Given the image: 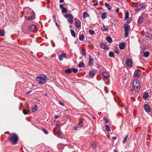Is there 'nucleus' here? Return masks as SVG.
<instances>
[{"mask_svg": "<svg viewBox=\"0 0 152 152\" xmlns=\"http://www.w3.org/2000/svg\"><path fill=\"white\" fill-rule=\"evenodd\" d=\"M24 10L26 11V15L25 17L26 19L32 20L34 19L35 16L33 11L32 9L26 7L24 8Z\"/></svg>", "mask_w": 152, "mask_h": 152, "instance_id": "nucleus-1", "label": "nucleus"}, {"mask_svg": "<svg viewBox=\"0 0 152 152\" xmlns=\"http://www.w3.org/2000/svg\"><path fill=\"white\" fill-rule=\"evenodd\" d=\"M8 139L14 145L17 144L19 140L18 136L16 134H12L11 135L8 137Z\"/></svg>", "mask_w": 152, "mask_h": 152, "instance_id": "nucleus-2", "label": "nucleus"}, {"mask_svg": "<svg viewBox=\"0 0 152 152\" xmlns=\"http://www.w3.org/2000/svg\"><path fill=\"white\" fill-rule=\"evenodd\" d=\"M46 76L43 75H38L36 78V80L40 84H43L46 82Z\"/></svg>", "mask_w": 152, "mask_h": 152, "instance_id": "nucleus-3", "label": "nucleus"}, {"mask_svg": "<svg viewBox=\"0 0 152 152\" xmlns=\"http://www.w3.org/2000/svg\"><path fill=\"white\" fill-rule=\"evenodd\" d=\"M133 86L134 91L136 92H138L140 88V85L139 81L135 80L133 82Z\"/></svg>", "mask_w": 152, "mask_h": 152, "instance_id": "nucleus-4", "label": "nucleus"}, {"mask_svg": "<svg viewBox=\"0 0 152 152\" xmlns=\"http://www.w3.org/2000/svg\"><path fill=\"white\" fill-rule=\"evenodd\" d=\"M125 64L127 66L132 67V62L131 59H127L125 61Z\"/></svg>", "mask_w": 152, "mask_h": 152, "instance_id": "nucleus-5", "label": "nucleus"}, {"mask_svg": "<svg viewBox=\"0 0 152 152\" xmlns=\"http://www.w3.org/2000/svg\"><path fill=\"white\" fill-rule=\"evenodd\" d=\"M29 30L31 31H35L37 30V26L34 24L30 25L28 27Z\"/></svg>", "mask_w": 152, "mask_h": 152, "instance_id": "nucleus-6", "label": "nucleus"}, {"mask_svg": "<svg viewBox=\"0 0 152 152\" xmlns=\"http://www.w3.org/2000/svg\"><path fill=\"white\" fill-rule=\"evenodd\" d=\"M60 8L62 12L64 13H66L67 12V11L66 9L64 7V5L62 4H60Z\"/></svg>", "mask_w": 152, "mask_h": 152, "instance_id": "nucleus-7", "label": "nucleus"}, {"mask_svg": "<svg viewBox=\"0 0 152 152\" xmlns=\"http://www.w3.org/2000/svg\"><path fill=\"white\" fill-rule=\"evenodd\" d=\"M72 72H73L74 73H76V68H69L66 70L65 71V72L66 73L69 74Z\"/></svg>", "mask_w": 152, "mask_h": 152, "instance_id": "nucleus-8", "label": "nucleus"}, {"mask_svg": "<svg viewBox=\"0 0 152 152\" xmlns=\"http://www.w3.org/2000/svg\"><path fill=\"white\" fill-rule=\"evenodd\" d=\"M144 108L145 111L147 113H149L151 111L150 107L148 104H144Z\"/></svg>", "mask_w": 152, "mask_h": 152, "instance_id": "nucleus-9", "label": "nucleus"}, {"mask_svg": "<svg viewBox=\"0 0 152 152\" xmlns=\"http://www.w3.org/2000/svg\"><path fill=\"white\" fill-rule=\"evenodd\" d=\"M66 53H62L60 55L58 56V59L60 61L63 60L64 58H66Z\"/></svg>", "mask_w": 152, "mask_h": 152, "instance_id": "nucleus-10", "label": "nucleus"}, {"mask_svg": "<svg viewBox=\"0 0 152 152\" xmlns=\"http://www.w3.org/2000/svg\"><path fill=\"white\" fill-rule=\"evenodd\" d=\"M94 63V60L93 58L91 56H89V66H92Z\"/></svg>", "mask_w": 152, "mask_h": 152, "instance_id": "nucleus-11", "label": "nucleus"}, {"mask_svg": "<svg viewBox=\"0 0 152 152\" xmlns=\"http://www.w3.org/2000/svg\"><path fill=\"white\" fill-rule=\"evenodd\" d=\"M140 69H137L136 70L134 73V76L136 78L138 77L140 75Z\"/></svg>", "mask_w": 152, "mask_h": 152, "instance_id": "nucleus-12", "label": "nucleus"}, {"mask_svg": "<svg viewBox=\"0 0 152 152\" xmlns=\"http://www.w3.org/2000/svg\"><path fill=\"white\" fill-rule=\"evenodd\" d=\"M126 46V44L124 42H121L119 44V47L121 50L124 49Z\"/></svg>", "mask_w": 152, "mask_h": 152, "instance_id": "nucleus-13", "label": "nucleus"}, {"mask_svg": "<svg viewBox=\"0 0 152 152\" xmlns=\"http://www.w3.org/2000/svg\"><path fill=\"white\" fill-rule=\"evenodd\" d=\"M95 71L94 70H91L89 72V76L91 78H93L95 76Z\"/></svg>", "mask_w": 152, "mask_h": 152, "instance_id": "nucleus-14", "label": "nucleus"}, {"mask_svg": "<svg viewBox=\"0 0 152 152\" xmlns=\"http://www.w3.org/2000/svg\"><path fill=\"white\" fill-rule=\"evenodd\" d=\"M100 47L101 48L107 50L108 48V46L104 43H100Z\"/></svg>", "mask_w": 152, "mask_h": 152, "instance_id": "nucleus-15", "label": "nucleus"}, {"mask_svg": "<svg viewBox=\"0 0 152 152\" xmlns=\"http://www.w3.org/2000/svg\"><path fill=\"white\" fill-rule=\"evenodd\" d=\"M124 28L125 31H129L130 30L129 25L127 23L124 24Z\"/></svg>", "mask_w": 152, "mask_h": 152, "instance_id": "nucleus-16", "label": "nucleus"}, {"mask_svg": "<svg viewBox=\"0 0 152 152\" xmlns=\"http://www.w3.org/2000/svg\"><path fill=\"white\" fill-rule=\"evenodd\" d=\"M81 22L80 20L77 21V29H78V31L81 28Z\"/></svg>", "mask_w": 152, "mask_h": 152, "instance_id": "nucleus-17", "label": "nucleus"}, {"mask_svg": "<svg viewBox=\"0 0 152 152\" xmlns=\"http://www.w3.org/2000/svg\"><path fill=\"white\" fill-rule=\"evenodd\" d=\"M143 53V56L145 58H148L150 56V53L148 51H144Z\"/></svg>", "mask_w": 152, "mask_h": 152, "instance_id": "nucleus-18", "label": "nucleus"}, {"mask_svg": "<svg viewBox=\"0 0 152 152\" xmlns=\"http://www.w3.org/2000/svg\"><path fill=\"white\" fill-rule=\"evenodd\" d=\"M89 16V14L87 12H85L83 13V17L84 19Z\"/></svg>", "mask_w": 152, "mask_h": 152, "instance_id": "nucleus-19", "label": "nucleus"}, {"mask_svg": "<svg viewBox=\"0 0 152 152\" xmlns=\"http://www.w3.org/2000/svg\"><path fill=\"white\" fill-rule=\"evenodd\" d=\"M106 40L109 43H111L113 42L112 39L110 37H106Z\"/></svg>", "mask_w": 152, "mask_h": 152, "instance_id": "nucleus-20", "label": "nucleus"}, {"mask_svg": "<svg viewBox=\"0 0 152 152\" xmlns=\"http://www.w3.org/2000/svg\"><path fill=\"white\" fill-rule=\"evenodd\" d=\"M107 14L106 12H104L101 14V18L103 19H104L107 17Z\"/></svg>", "mask_w": 152, "mask_h": 152, "instance_id": "nucleus-21", "label": "nucleus"}, {"mask_svg": "<svg viewBox=\"0 0 152 152\" xmlns=\"http://www.w3.org/2000/svg\"><path fill=\"white\" fill-rule=\"evenodd\" d=\"M78 66L79 68H81L82 67H84L85 66V64L83 61L81 62L78 64Z\"/></svg>", "mask_w": 152, "mask_h": 152, "instance_id": "nucleus-22", "label": "nucleus"}, {"mask_svg": "<svg viewBox=\"0 0 152 152\" xmlns=\"http://www.w3.org/2000/svg\"><path fill=\"white\" fill-rule=\"evenodd\" d=\"M80 50L81 53L84 56H86V54L85 51L82 48H80Z\"/></svg>", "mask_w": 152, "mask_h": 152, "instance_id": "nucleus-23", "label": "nucleus"}, {"mask_svg": "<svg viewBox=\"0 0 152 152\" xmlns=\"http://www.w3.org/2000/svg\"><path fill=\"white\" fill-rule=\"evenodd\" d=\"M148 96L149 95L148 93L147 92H145L143 94V98L144 99H145L147 98Z\"/></svg>", "mask_w": 152, "mask_h": 152, "instance_id": "nucleus-24", "label": "nucleus"}, {"mask_svg": "<svg viewBox=\"0 0 152 152\" xmlns=\"http://www.w3.org/2000/svg\"><path fill=\"white\" fill-rule=\"evenodd\" d=\"M103 75L105 79H107L108 78V75L107 73L105 72H103Z\"/></svg>", "mask_w": 152, "mask_h": 152, "instance_id": "nucleus-25", "label": "nucleus"}, {"mask_svg": "<svg viewBox=\"0 0 152 152\" xmlns=\"http://www.w3.org/2000/svg\"><path fill=\"white\" fill-rule=\"evenodd\" d=\"M73 17L72 15L69 18V19L68 20V21L71 24L73 22Z\"/></svg>", "mask_w": 152, "mask_h": 152, "instance_id": "nucleus-26", "label": "nucleus"}, {"mask_svg": "<svg viewBox=\"0 0 152 152\" xmlns=\"http://www.w3.org/2000/svg\"><path fill=\"white\" fill-rule=\"evenodd\" d=\"M143 21V18L141 17H139V19L138 20V23H141Z\"/></svg>", "mask_w": 152, "mask_h": 152, "instance_id": "nucleus-27", "label": "nucleus"}, {"mask_svg": "<svg viewBox=\"0 0 152 152\" xmlns=\"http://www.w3.org/2000/svg\"><path fill=\"white\" fill-rule=\"evenodd\" d=\"M125 19H127L129 17V14L128 11H127L126 12H125Z\"/></svg>", "mask_w": 152, "mask_h": 152, "instance_id": "nucleus-28", "label": "nucleus"}, {"mask_svg": "<svg viewBox=\"0 0 152 152\" xmlns=\"http://www.w3.org/2000/svg\"><path fill=\"white\" fill-rule=\"evenodd\" d=\"M105 128L106 131L107 132H109L110 131V126L108 125H107L105 126Z\"/></svg>", "mask_w": 152, "mask_h": 152, "instance_id": "nucleus-29", "label": "nucleus"}, {"mask_svg": "<svg viewBox=\"0 0 152 152\" xmlns=\"http://www.w3.org/2000/svg\"><path fill=\"white\" fill-rule=\"evenodd\" d=\"M105 6L107 7L108 10H110L111 9L110 7V5L107 3H105L104 4Z\"/></svg>", "mask_w": 152, "mask_h": 152, "instance_id": "nucleus-30", "label": "nucleus"}, {"mask_svg": "<svg viewBox=\"0 0 152 152\" xmlns=\"http://www.w3.org/2000/svg\"><path fill=\"white\" fill-rule=\"evenodd\" d=\"M23 113L25 115H27L29 113V111L28 110L24 109L23 110Z\"/></svg>", "mask_w": 152, "mask_h": 152, "instance_id": "nucleus-31", "label": "nucleus"}, {"mask_svg": "<svg viewBox=\"0 0 152 152\" xmlns=\"http://www.w3.org/2000/svg\"><path fill=\"white\" fill-rule=\"evenodd\" d=\"M109 57H112L114 58L115 57V56L114 55V54L113 52L112 51H110L109 54Z\"/></svg>", "mask_w": 152, "mask_h": 152, "instance_id": "nucleus-32", "label": "nucleus"}, {"mask_svg": "<svg viewBox=\"0 0 152 152\" xmlns=\"http://www.w3.org/2000/svg\"><path fill=\"white\" fill-rule=\"evenodd\" d=\"M38 110V108L37 107V105H36L34 106L32 109V111L33 112H34L37 111Z\"/></svg>", "mask_w": 152, "mask_h": 152, "instance_id": "nucleus-33", "label": "nucleus"}, {"mask_svg": "<svg viewBox=\"0 0 152 152\" xmlns=\"http://www.w3.org/2000/svg\"><path fill=\"white\" fill-rule=\"evenodd\" d=\"M70 32L71 33V34H72V35L75 38V31L72 29H70Z\"/></svg>", "mask_w": 152, "mask_h": 152, "instance_id": "nucleus-34", "label": "nucleus"}, {"mask_svg": "<svg viewBox=\"0 0 152 152\" xmlns=\"http://www.w3.org/2000/svg\"><path fill=\"white\" fill-rule=\"evenodd\" d=\"M62 134H56V135L58 137L61 138H64V137L62 135Z\"/></svg>", "mask_w": 152, "mask_h": 152, "instance_id": "nucleus-35", "label": "nucleus"}, {"mask_svg": "<svg viewBox=\"0 0 152 152\" xmlns=\"http://www.w3.org/2000/svg\"><path fill=\"white\" fill-rule=\"evenodd\" d=\"M84 36L83 34H81L79 36V39L80 41H83L84 39Z\"/></svg>", "mask_w": 152, "mask_h": 152, "instance_id": "nucleus-36", "label": "nucleus"}, {"mask_svg": "<svg viewBox=\"0 0 152 152\" xmlns=\"http://www.w3.org/2000/svg\"><path fill=\"white\" fill-rule=\"evenodd\" d=\"M72 15L71 14H66L64 15V16L66 18H69Z\"/></svg>", "mask_w": 152, "mask_h": 152, "instance_id": "nucleus-37", "label": "nucleus"}, {"mask_svg": "<svg viewBox=\"0 0 152 152\" xmlns=\"http://www.w3.org/2000/svg\"><path fill=\"white\" fill-rule=\"evenodd\" d=\"M128 138V135H127L126 137H125L123 140V143H125L126 142V141L127 140Z\"/></svg>", "mask_w": 152, "mask_h": 152, "instance_id": "nucleus-38", "label": "nucleus"}, {"mask_svg": "<svg viewBox=\"0 0 152 152\" xmlns=\"http://www.w3.org/2000/svg\"><path fill=\"white\" fill-rule=\"evenodd\" d=\"M143 7V6L142 4H140L139 6V8L137 9V10L138 11L142 10Z\"/></svg>", "mask_w": 152, "mask_h": 152, "instance_id": "nucleus-39", "label": "nucleus"}, {"mask_svg": "<svg viewBox=\"0 0 152 152\" xmlns=\"http://www.w3.org/2000/svg\"><path fill=\"white\" fill-rule=\"evenodd\" d=\"M127 19L126 22L127 23H129L132 20V18L131 17H129Z\"/></svg>", "mask_w": 152, "mask_h": 152, "instance_id": "nucleus-40", "label": "nucleus"}, {"mask_svg": "<svg viewBox=\"0 0 152 152\" xmlns=\"http://www.w3.org/2000/svg\"><path fill=\"white\" fill-rule=\"evenodd\" d=\"M83 123L82 122L79 121V122L78 124V126L79 127H81L83 125Z\"/></svg>", "mask_w": 152, "mask_h": 152, "instance_id": "nucleus-41", "label": "nucleus"}, {"mask_svg": "<svg viewBox=\"0 0 152 152\" xmlns=\"http://www.w3.org/2000/svg\"><path fill=\"white\" fill-rule=\"evenodd\" d=\"M89 32L91 35H93L95 33L94 31L91 29H89Z\"/></svg>", "mask_w": 152, "mask_h": 152, "instance_id": "nucleus-42", "label": "nucleus"}, {"mask_svg": "<svg viewBox=\"0 0 152 152\" xmlns=\"http://www.w3.org/2000/svg\"><path fill=\"white\" fill-rule=\"evenodd\" d=\"M4 35V32L3 30H1L0 31V36L1 37H3Z\"/></svg>", "mask_w": 152, "mask_h": 152, "instance_id": "nucleus-43", "label": "nucleus"}, {"mask_svg": "<svg viewBox=\"0 0 152 152\" xmlns=\"http://www.w3.org/2000/svg\"><path fill=\"white\" fill-rule=\"evenodd\" d=\"M103 28L104 29L102 30V31H108L109 30V28H106L104 25H103Z\"/></svg>", "mask_w": 152, "mask_h": 152, "instance_id": "nucleus-44", "label": "nucleus"}, {"mask_svg": "<svg viewBox=\"0 0 152 152\" xmlns=\"http://www.w3.org/2000/svg\"><path fill=\"white\" fill-rule=\"evenodd\" d=\"M129 31H125V37H128L129 34Z\"/></svg>", "mask_w": 152, "mask_h": 152, "instance_id": "nucleus-45", "label": "nucleus"}, {"mask_svg": "<svg viewBox=\"0 0 152 152\" xmlns=\"http://www.w3.org/2000/svg\"><path fill=\"white\" fill-rule=\"evenodd\" d=\"M103 119L105 121V124L108 123V120L107 117H104L103 118Z\"/></svg>", "mask_w": 152, "mask_h": 152, "instance_id": "nucleus-46", "label": "nucleus"}, {"mask_svg": "<svg viewBox=\"0 0 152 152\" xmlns=\"http://www.w3.org/2000/svg\"><path fill=\"white\" fill-rule=\"evenodd\" d=\"M91 145L92 146V147L94 148H95L96 147V144L94 142H92V143H91Z\"/></svg>", "mask_w": 152, "mask_h": 152, "instance_id": "nucleus-47", "label": "nucleus"}, {"mask_svg": "<svg viewBox=\"0 0 152 152\" xmlns=\"http://www.w3.org/2000/svg\"><path fill=\"white\" fill-rule=\"evenodd\" d=\"M53 18L54 22H56V17L55 15H54L53 16Z\"/></svg>", "mask_w": 152, "mask_h": 152, "instance_id": "nucleus-48", "label": "nucleus"}, {"mask_svg": "<svg viewBox=\"0 0 152 152\" xmlns=\"http://www.w3.org/2000/svg\"><path fill=\"white\" fill-rule=\"evenodd\" d=\"M56 126L57 128L59 129L60 128V124H56Z\"/></svg>", "mask_w": 152, "mask_h": 152, "instance_id": "nucleus-49", "label": "nucleus"}, {"mask_svg": "<svg viewBox=\"0 0 152 152\" xmlns=\"http://www.w3.org/2000/svg\"><path fill=\"white\" fill-rule=\"evenodd\" d=\"M59 104H60L62 106H65L64 104V103H63L62 102H59Z\"/></svg>", "mask_w": 152, "mask_h": 152, "instance_id": "nucleus-50", "label": "nucleus"}, {"mask_svg": "<svg viewBox=\"0 0 152 152\" xmlns=\"http://www.w3.org/2000/svg\"><path fill=\"white\" fill-rule=\"evenodd\" d=\"M59 117V115H56L54 117V118L55 119H57Z\"/></svg>", "mask_w": 152, "mask_h": 152, "instance_id": "nucleus-51", "label": "nucleus"}, {"mask_svg": "<svg viewBox=\"0 0 152 152\" xmlns=\"http://www.w3.org/2000/svg\"><path fill=\"white\" fill-rule=\"evenodd\" d=\"M119 8L118 7V8H117V9H116V10H115V12L116 13H118V12H119Z\"/></svg>", "mask_w": 152, "mask_h": 152, "instance_id": "nucleus-52", "label": "nucleus"}, {"mask_svg": "<svg viewBox=\"0 0 152 152\" xmlns=\"http://www.w3.org/2000/svg\"><path fill=\"white\" fill-rule=\"evenodd\" d=\"M97 5H98V2H96L95 3H94L93 4V6H97Z\"/></svg>", "mask_w": 152, "mask_h": 152, "instance_id": "nucleus-53", "label": "nucleus"}, {"mask_svg": "<svg viewBox=\"0 0 152 152\" xmlns=\"http://www.w3.org/2000/svg\"><path fill=\"white\" fill-rule=\"evenodd\" d=\"M43 131L44 133H48L47 132V131L45 129H43Z\"/></svg>", "mask_w": 152, "mask_h": 152, "instance_id": "nucleus-54", "label": "nucleus"}, {"mask_svg": "<svg viewBox=\"0 0 152 152\" xmlns=\"http://www.w3.org/2000/svg\"><path fill=\"white\" fill-rule=\"evenodd\" d=\"M54 22L55 23L56 25V26H59V25H58V24L57 23V21H56V22Z\"/></svg>", "mask_w": 152, "mask_h": 152, "instance_id": "nucleus-55", "label": "nucleus"}, {"mask_svg": "<svg viewBox=\"0 0 152 152\" xmlns=\"http://www.w3.org/2000/svg\"><path fill=\"white\" fill-rule=\"evenodd\" d=\"M31 92V91H30L26 93V94H29Z\"/></svg>", "mask_w": 152, "mask_h": 152, "instance_id": "nucleus-56", "label": "nucleus"}, {"mask_svg": "<svg viewBox=\"0 0 152 152\" xmlns=\"http://www.w3.org/2000/svg\"><path fill=\"white\" fill-rule=\"evenodd\" d=\"M64 1V0H60L59 2L60 3H62Z\"/></svg>", "mask_w": 152, "mask_h": 152, "instance_id": "nucleus-57", "label": "nucleus"}, {"mask_svg": "<svg viewBox=\"0 0 152 152\" xmlns=\"http://www.w3.org/2000/svg\"><path fill=\"white\" fill-rule=\"evenodd\" d=\"M113 138L114 140H115L116 139V137H113Z\"/></svg>", "mask_w": 152, "mask_h": 152, "instance_id": "nucleus-58", "label": "nucleus"}, {"mask_svg": "<svg viewBox=\"0 0 152 152\" xmlns=\"http://www.w3.org/2000/svg\"><path fill=\"white\" fill-rule=\"evenodd\" d=\"M76 126H75L74 127V130H76Z\"/></svg>", "mask_w": 152, "mask_h": 152, "instance_id": "nucleus-59", "label": "nucleus"}, {"mask_svg": "<svg viewBox=\"0 0 152 152\" xmlns=\"http://www.w3.org/2000/svg\"><path fill=\"white\" fill-rule=\"evenodd\" d=\"M76 19H75V21H74V22H75V26H76V22H75V20Z\"/></svg>", "mask_w": 152, "mask_h": 152, "instance_id": "nucleus-60", "label": "nucleus"}, {"mask_svg": "<svg viewBox=\"0 0 152 152\" xmlns=\"http://www.w3.org/2000/svg\"><path fill=\"white\" fill-rule=\"evenodd\" d=\"M113 152H117L116 149H115L114 150Z\"/></svg>", "mask_w": 152, "mask_h": 152, "instance_id": "nucleus-61", "label": "nucleus"}, {"mask_svg": "<svg viewBox=\"0 0 152 152\" xmlns=\"http://www.w3.org/2000/svg\"><path fill=\"white\" fill-rule=\"evenodd\" d=\"M69 27L70 28H72V26L71 25H70L69 26Z\"/></svg>", "mask_w": 152, "mask_h": 152, "instance_id": "nucleus-62", "label": "nucleus"}, {"mask_svg": "<svg viewBox=\"0 0 152 152\" xmlns=\"http://www.w3.org/2000/svg\"><path fill=\"white\" fill-rule=\"evenodd\" d=\"M116 53H118V51H116Z\"/></svg>", "mask_w": 152, "mask_h": 152, "instance_id": "nucleus-63", "label": "nucleus"}, {"mask_svg": "<svg viewBox=\"0 0 152 152\" xmlns=\"http://www.w3.org/2000/svg\"><path fill=\"white\" fill-rule=\"evenodd\" d=\"M57 133H60V132L59 131H58Z\"/></svg>", "mask_w": 152, "mask_h": 152, "instance_id": "nucleus-64", "label": "nucleus"}]
</instances>
